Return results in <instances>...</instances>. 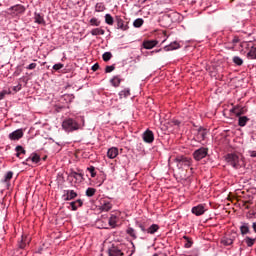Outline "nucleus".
I'll list each match as a JSON object with an SVG mask.
<instances>
[{
  "label": "nucleus",
  "instance_id": "a878e982",
  "mask_svg": "<svg viewBox=\"0 0 256 256\" xmlns=\"http://www.w3.org/2000/svg\"><path fill=\"white\" fill-rule=\"evenodd\" d=\"M108 225L111 229H115L117 227V214H111L110 218L108 219Z\"/></svg>",
  "mask_w": 256,
  "mask_h": 256
},
{
  "label": "nucleus",
  "instance_id": "c9c22d12",
  "mask_svg": "<svg viewBox=\"0 0 256 256\" xmlns=\"http://www.w3.org/2000/svg\"><path fill=\"white\" fill-rule=\"evenodd\" d=\"M62 99H64L65 103H73V100L75 99L74 94H64L62 95Z\"/></svg>",
  "mask_w": 256,
  "mask_h": 256
},
{
  "label": "nucleus",
  "instance_id": "f8f14e48",
  "mask_svg": "<svg viewBox=\"0 0 256 256\" xmlns=\"http://www.w3.org/2000/svg\"><path fill=\"white\" fill-rule=\"evenodd\" d=\"M142 139L144 143H153L155 141V134H153V131L150 129H147L143 134H142Z\"/></svg>",
  "mask_w": 256,
  "mask_h": 256
},
{
  "label": "nucleus",
  "instance_id": "c85d7f7f",
  "mask_svg": "<svg viewBox=\"0 0 256 256\" xmlns=\"http://www.w3.org/2000/svg\"><path fill=\"white\" fill-rule=\"evenodd\" d=\"M250 119L247 116H238V125L239 127H245L249 123Z\"/></svg>",
  "mask_w": 256,
  "mask_h": 256
},
{
  "label": "nucleus",
  "instance_id": "ea45409f",
  "mask_svg": "<svg viewBox=\"0 0 256 256\" xmlns=\"http://www.w3.org/2000/svg\"><path fill=\"white\" fill-rule=\"evenodd\" d=\"M230 113H233L236 117H241V115H243V112L239 110V106L232 107Z\"/></svg>",
  "mask_w": 256,
  "mask_h": 256
},
{
  "label": "nucleus",
  "instance_id": "dca6fc26",
  "mask_svg": "<svg viewBox=\"0 0 256 256\" xmlns=\"http://www.w3.org/2000/svg\"><path fill=\"white\" fill-rule=\"evenodd\" d=\"M69 177H72V179H75V183H83V181H85L84 174L81 172L79 173V172L72 171L69 174Z\"/></svg>",
  "mask_w": 256,
  "mask_h": 256
},
{
  "label": "nucleus",
  "instance_id": "864d4df0",
  "mask_svg": "<svg viewBox=\"0 0 256 256\" xmlns=\"http://www.w3.org/2000/svg\"><path fill=\"white\" fill-rule=\"evenodd\" d=\"M115 71V64H112L110 66H106L105 73H113Z\"/></svg>",
  "mask_w": 256,
  "mask_h": 256
},
{
  "label": "nucleus",
  "instance_id": "7ed1b4c3",
  "mask_svg": "<svg viewBox=\"0 0 256 256\" xmlns=\"http://www.w3.org/2000/svg\"><path fill=\"white\" fill-rule=\"evenodd\" d=\"M62 129H64L66 133H73L74 131H79V129H81V124L73 118H66L62 122Z\"/></svg>",
  "mask_w": 256,
  "mask_h": 256
},
{
  "label": "nucleus",
  "instance_id": "bb28decb",
  "mask_svg": "<svg viewBox=\"0 0 256 256\" xmlns=\"http://www.w3.org/2000/svg\"><path fill=\"white\" fill-rule=\"evenodd\" d=\"M121 81H123V79H121V76L116 75L112 77V79L110 80V83L112 87H119V85H121Z\"/></svg>",
  "mask_w": 256,
  "mask_h": 256
},
{
  "label": "nucleus",
  "instance_id": "c03bdc74",
  "mask_svg": "<svg viewBox=\"0 0 256 256\" xmlns=\"http://www.w3.org/2000/svg\"><path fill=\"white\" fill-rule=\"evenodd\" d=\"M104 19L107 25H113L115 23V19L113 18V16H111V14H106L104 16Z\"/></svg>",
  "mask_w": 256,
  "mask_h": 256
},
{
  "label": "nucleus",
  "instance_id": "603ef678",
  "mask_svg": "<svg viewBox=\"0 0 256 256\" xmlns=\"http://www.w3.org/2000/svg\"><path fill=\"white\" fill-rule=\"evenodd\" d=\"M63 67H65V64L63 63H57V64H54L52 69L54 71H61V69H63Z\"/></svg>",
  "mask_w": 256,
  "mask_h": 256
},
{
  "label": "nucleus",
  "instance_id": "f257e3e1",
  "mask_svg": "<svg viewBox=\"0 0 256 256\" xmlns=\"http://www.w3.org/2000/svg\"><path fill=\"white\" fill-rule=\"evenodd\" d=\"M181 21H183V15L176 11L166 13L161 20L164 27H171L173 23H181Z\"/></svg>",
  "mask_w": 256,
  "mask_h": 256
},
{
  "label": "nucleus",
  "instance_id": "49530a36",
  "mask_svg": "<svg viewBox=\"0 0 256 256\" xmlns=\"http://www.w3.org/2000/svg\"><path fill=\"white\" fill-rule=\"evenodd\" d=\"M135 251H136L135 243H134L133 241H130V244H129V246H128V253H129L128 256H133V255H135Z\"/></svg>",
  "mask_w": 256,
  "mask_h": 256
},
{
  "label": "nucleus",
  "instance_id": "e2e57ef3",
  "mask_svg": "<svg viewBox=\"0 0 256 256\" xmlns=\"http://www.w3.org/2000/svg\"><path fill=\"white\" fill-rule=\"evenodd\" d=\"M249 155L250 157L256 158V151L255 150L249 151Z\"/></svg>",
  "mask_w": 256,
  "mask_h": 256
},
{
  "label": "nucleus",
  "instance_id": "9b49d317",
  "mask_svg": "<svg viewBox=\"0 0 256 256\" xmlns=\"http://www.w3.org/2000/svg\"><path fill=\"white\" fill-rule=\"evenodd\" d=\"M115 23H116V29H119L120 31H128L129 30V24L121 16H115Z\"/></svg>",
  "mask_w": 256,
  "mask_h": 256
},
{
  "label": "nucleus",
  "instance_id": "6e6d98bb",
  "mask_svg": "<svg viewBox=\"0 0 256 256\" xmlns=\"http://www.w3.org/2000/svg\"><path fill=\"white\" fill-rule=\"evenodd\" d=\"M21 73H23V70L21 68H17L14 73L13 76L14 77H19L21 75Z\"/></svg>",
  "mask_w": 256,
  "mask_h": 256
},
{
  "label": "nucleus",
  "instance_id": "13d9d810",
  "mask_svg": "<svg viewBox=\"0 0 256 256\" xmlns=\"http://www.w3.org/2000/svg\"><path fill=\"white\" fill-rule=\"evenodd\" d=\"M240 41H241V39H239V36H234L232 39L233 45H237V43H239Z\"/></svg>",
  "mask_w": 256,
  "mask_h": 256
},
{
  "label": "nucleus",
  "instance_id": "20e7f679",
  "mask_svg": "<svg viewBox=\"0 0 256 256\" xmlns=\"http://www.w3.org/2000/svg\"><path fill=\"white\" fill-rule=\"evenodd\" d=\"M174 163H176L177 169H185L192 165L193 160L187 156L179 155L174 159Z\"/></svg>",
  "mask_w": 256,
  "mask_h": 256
},
{
  "label": "nucleus",
  "instance_id": "774afa93",
  "mask_svg": "<svg viewBox=\"0 0 256 256\" xmlns=\"http://www.w3.org/2000/svg\"><path fill=\"white\" fill-rule=\"evenodd\" d=\"M23 165H27V162H23Z\"/></svg>",
  "mask_w": 256,
  "mask_h": 256
},
{
  "label": "nucleus",
  "instance_id": "72a5a7b5",
  "mask_svg": "<svg viewBox=\"0 0 256 256\" xmlns=\"http://www.w3.org/2000/svg\"><path fill=\"white\" fill-rule=\"evenodd\" d=\"M107 7H105V4L103 2H98L95 5V13H103Z\"/></svg>",
  "mask_w": 256,
  "mask_h": 256
},
{
  "label": "nucleus",
  "instance_id": "39448f33",
  "mask_svg": "<svg viewBox=\"0 0 256 256\" xmlns=\"http://www.w3.org/2000/svg\"><path fill=\"white\" fill-rule=\"evenodd\" d=\"M209 155L208 147H200L192 153V157L195 161H203Z\"/></svg>",
  "mask_w": 256,
  "mask_h": 256
},
{
  "label": "nucleus",
  "instance_id": "e433bc0d",
  "mask_svg": "<svg viewBox=\"0 0 256 256\" xmlns=\"http://www.w3.org/2000/svg\"><path fill=\"white\" fill-rule=\"evenodd\" d=\"M86 171H88L90 173V176L92 179H95V177H97V169L95 168V166L87 167Z\"/></svg>",
  "mask_w": 256,
  "mask_h": 256
},
{
  "label": "nucleus",
  "instance_id": "393cba45",
  "mask_svg": "<svg viewBox=\"0 0 256 256\" xmlns=\"http://www.w3.org/2000/svg\"><path fill=\"white\" fill-rule=\"evenodd\" d=\"M34 23H37L38 25H45V18H43L41 13H34Z\"/></svg>",
  "mask_w": 256,
  "mask_h": 256
},
{
  "label": "nucleus",
  "instance_id": "7c9ffc66",
  "mask_svg": "<svg viewBox=\"0 0 256 256\" xmlns=\"http://www.w3.org/2000/svg\"><path fill=\"white\" fill-rule=\"evenodd\" d=\"M243 243H245V245H247V247H253V245H255V243H256V238H251L249 236H246L243 239Z\"/></svg>",
  "mask_w": 256,
  "mask_h": 256
},
{
  "label": "nucleus",
  "instance_id": "aec40b11",
  "mask_svg": "<svg viewBox=\"0 0 256 256\" xmlns=\"http://www.w3.org/2000/svg\"><path fill=\"white\" fill-rule=\"evenodd\" d=\"M119 155V149L117 147L109 148L107 151L108 159H115Z\"/></svg>",
  "mask_w": 256,
  "mask_h": 256
},
{
  "label": "nucleus",
  "instance_id": "338daca9",
  "mask_svg": "<svg viewBox=\"0 0 256 256\" xmlns=\"http://www.w3.org/2000/svg\"><path fill=\"white\" fill-rule=\"evenodd\" d=\"M147 1H149V0H142V1H141V4H142V5H145V3H147Z\"/></svg>",
  "mask_w": 256,
  "mask_h": 256
},
{
  "label": "nucleus",
  "instance_id": "412c9836",
  "mask_svg": "<svg viewBox=\"0 0 256 256\" xmlns=\"http://www.w3.org/2000/svg\"><path fill=\"white\" fill-rule=\"evenodd\" d=\"M240 232H241V235L243 236L249 235V233H251V229L249 228V223L241 222Z\"/></svg>",
  "mask_w": 256,
  "mask_h": 256
},
{
  "label": "nucleus",
  "instance_id": "b1692460",
  "mask_svg": "<svg viewBox=\"0 0 256 256\" xmlns=\"http://www.w3.org/2000/svg\"><path fill=\"white\" fill-rule=\"evenodd\" d=\"M118 95L119 99H127V97H131V88H124Z\"/></svg>",
  "mask_w": 256,
  "mask_h": 256
},
{
  "label": "nucleus",
  "instance_id": "8fccbe9b",
  "mask_svg": "<svg viewBox=\"0 0 256 256\" xmlns=\"http://www.w3.org/2000/svg\"><path fill=\"white\" fill-rule=\"evenodd\" d=\"M112 57H113V54H111V52H105L102 55L103 61H105V63H107V61H111Z\"/></svg>",
  "mask_w": 256,
  "mask_h": 256
},
{
  "label": "nucleus",
  "instance_id": "1a4fd4ad",
  "mask_svg": "<svg viewBox=\"0 0 256 256\" xmlns=\"http://www.w3.org/2000/svg\"><path fill=\"white\" fill-rule=\"evenodd\" d=\"M106 256H123V246H115L113 244L108 250L106 251Z\"/></svg>",
  "mask_w": 256,
  "mask_h": 256
},
{
  "label": "nucleus",
  "instance_id": "473e14b6",
  "mask_svg": "<svg viewBox=\"0 0 256 256\" xmlns=\"http://www.w3.org/2000/svg\"><path fill=\"white\" fill-rule=\"evenodd\" d=\"M91 35H93V37H97L98 35H105V30H103V28H93L90 31Z\"/></svg>",
  "mask_w": 256,
  "mask_h": 256
},
{
  "label": "nucleus",
  "instance_id": "79ce46f5",
  "mask_svg": "<svg viewBox=\"0 0 256 256\" xmlns=\"http://www.w3.org/2000/svg\"><path fill=\"white\" fill-rule=\"evenodd\" d=\"M96 193H97V189H95L93 187H88L86 189L85 195H86V197H93Z\"/></svg>",
  "mask_w": 256,
  "mask_h": 256
},
{
  "label": "nucleus",
  "instance_id": "f03ea898",
  "mask_svg": "<svg viewBox=\"0 0 256 256\" xmlns=\"http://www.w3.org/2000/svg\"><path fill=\"white\" fill-rule=\"evenodd\" d=\"M225 161L228 165L233 167V169H241L245 163L243 162V158L235 153H229L225 156Z\"/></svg>",
  "mask_w": 256,
  "mask_h": 256
},
{
  "label": "nucleus",
  "instance_id": "423d86ee",
  "mask_svg": "<svg viewBox=\"0 0 256 256\" xmlns=\"http://www.w3.org/2000/svg\"><path fill=\"white\" fill-rule=\"evenodd\" d=\"M238 234L237 232H232L230 234H226L224 237L221 238V245H224V247H229L233 243H235V240L237 239Z\"/></svg>",
  "mask_w": 256,
  "mask_h": 256
},
{
  "label": "nucleus",
  "instance_id": "de8ad7c7",
  "mask_svg": "<svg viewBox=\"0 0 256 256\" xmlns=\"http://www.w3.org/2000/svg\"><path fill=\"white\" fill-rule=\"evenodd\" d=\"M233 63H235L238 67H241V65H243V58L239 57V56H234L232 58Z\"/></svg>",
  "mask_w": 256,
  "mask_h": 256
},
{
  "label": "nucleus",
  "instance_id": "bf43d9fd",
  "mask_svg": "<svg viewBox=\"0 0 256 256\" xmlns=\"http://www.w3.org/2000/svg\"><path fill=\"white\" fill-rule=\"evenodd\" d=\"M161 51H163V48L150 51V52L148 53V55H155V53H161Z\"/></svg>",
  "mask_w": 256,
  "mask_h": 256
},
{
  "label": "nucleus",
  "instance_id": "a211bd4d",
  "mask_svg": "<svg viewBox=\"0 0 256 256\" xmlns=\"http://www.w3.org/2000/svg\"><path fill=\"white\" fill-rule=\"evenodd\" d=\"M157 45H159V41L157 40H144L142 43L144 49H153V47H157Z\"/></svg>",
  "mask_w": 256,
  "mask_h": 256
},
{
  "label": "nucleus",
  "instance_id": "0e129e2a",
  "mask_svg": "<svg viewBox=\"0 0 256 256\" xmlns=\"http://www.w3.org/2000/svg\"><path fill=\"white\" fill-rule=\"evenodd\" d=\"M252 229H253L254 233H256V222H253Z\"/></svg>",
  "mask_w": 256,
  "mask_h": 256
},
{
  "label": "nucleus",
  "instance_id": "2f4dec72",
  "mask_svg": "<svg viewBox=\"0 0 256 256\" xmlns=\"http://www.w3.org/2000/svg\"><path fill=\"white\" fill-rule=\"evenodd\" d=\"M183 239L185 240L184 248L191 249L193 247V239L189 236H183Z\"/></svg>",
  "mask_w": 256,
  "mask_h": 256
},
{
  "label": "nucleus",
  "instance_id": "4d7b16f0",
  "mask_svg": "<svg viewBox=\"0 0 256 256\" xmlns=\"http://www.w3.org/2000/svg\"><path fill=\"white\" fill-rule=\"evenodd\" d=\"M21 89H23V85H21V83L13 87V91H15V93L21 91Z\"/></svg>",
  "mask_w": 256,
  "mask_h": 256
},
{
  "label": "nucleus",
  "instance_id": "09e8293b",
  "mask_svg": "<svg viewBox=\"0 0 256 256\" xmlns=\"http://www.w3.org/2000/svg\"><path fill=\"white\" fill-rule=\"evenodd\" d=\"M11 179H13V171H8L4 175V183H9V181H11Z\"/></svg>",
  "mask_w": 256,
  "mask_h": 256
},
{
  "label": "nucleus",
  "instance_id": "680f3d73",
  "mask_svg": "<svg viewBox=\"0 0 256 256\" xmlns=\"http://www.w3.org/2000/svg\"><path fill=\"white\" fill-rule=\"evenodd\" d=\"M5 95H7V91H2L0 92V101H2V99H5Z\"/></svg>",
  "mask_w": 256,
  "mask_h": 256
},
{
  "label": "nucleus",
  "instance_id": "37998d69",
  "mask_svg": "<svg viewBox=\"0 0 256 256\" xmlns=\"http://www.w3.org/2000/svg\"><path fill=\"white\" fill-rule=\"evenodd\" d=\"M29 241L22 236L21 240L18 242V249H25Z\"/></svg>",
  "mask_w": 256,
  "mask_h": 256
},
{
  "label": "nucleus",
  "instance_id": "69168bd1",
  "mask_svg": "<svg viewBox=\"0 0 256 256\" xmlns=\"http://www.w3.org/2000/svg\"><path fill=\"white\" fill-rule=\"evenodd\" d=\"M82 126L85 127V118L82 117Z\"/></svg>",
  "mask_w": 256,
  "mask_h": 256
},
{
  "label": "nucleus",
  "instance_id": "052dcab7",
  "mask_svg": "<svg viewBox=\"0 0 256 256\" xmlns=\"http://www.w3.org/2000/svg\"><path fill=\"white\" fill-rule=\"evenodd\" d=\"M91 69L92 71H99V63H95Z\"/></svg>",
  "mask_w": 256,
  "mask_h": 256
},
{
  "label": "nucleus",
  "instance_id": "4be33fe9",
  "mask_svg": "<svg viewBox=\"0 0 256 256\" xmlns=\"http://www.w3.org/2000/svg\"><path fill=\"white\" fill-rule=\"evenodd\" d=\"M159 229H161L159 224H152L150 226L148 225V230L146 232V235H155V233H157Z\"/></svg>",
  "mask_w": 256,
  "mask_h": 256
},
{
  "label": "nucleus",
  "instance_id": "6ab92c4d",
  "mask_svg": "<svg viewBox=\"0 0 256 256\" xmlns=\"http://www.w3.org/2000/svg\"><path fill=\"white\" fill-rule=\"evenodd\" d=\"M164 51H176V49H181V44L179 42L174 41L171 42L169 45L163 47Z\"/></svg>",
  "mask_w": 256,
  "mask_h": 256
},
{
  "label": "nucleus",
  "instance_id": "6e6552de",
  "mask_svg": "<svg viewBox=\"0 0 256 256\" xmlns=\"http://www.w3.org/2000/svg\"><path fill=\"white\" fill-rule=\"evenodd\" d=\"M207 128H204L203 126H200L197 129V132L194 136L195 141H197L198 143H203V141H205V139H207Z\"/></svg>",
  "mask_w": 256,
  "mask_h": 256
},
{
  "label": "nucleus",
  "instance_id": "3c124183",
  "mask_svg": "<svg viewBox=\"0 0 256 256\" xmlns=\"http://www.w3.org/2000/svg\"><path fill=\"white\" fill-rule=\"evenodd\" d=\"M96 225H98V229H109L107 223L103 222V220H97Z\"/></svg>",
  "mask_w": 256,
  "mask_h": 256
},
{
  "label": "nucleus",
  "instance_id": "c756f323",
  "mask_svg": "<svg viewBox=\"0 0 256 256\" xmlns=\"http://www.w3.org/2000/svg\"><path fill=\"white\" fill-rule=\"evenodd\" d=\"M15 151H16V157H18V159H22L21 155H25V153H27L25 148H23V146L21 145L16 146Z\"/></svg>",
  "mask_w": 256,
  "mask_h": 256
},
{
  "label": "nucleus",
  "instance_id": "f704fd0d",
  "mask_svg": "<svg viewBox=\"0 0 256 256\" xmlns=\"http://www.w3.org/2000/svg\"><path fill=\"white\" fill-rule=\"evenodd\" d=\"M126 234L134 240L137 239V231H135L133 227H128L126 229Z\"/></svg>",
  "mask_w": 256,
  "mask_h": 256
},
{
  "label": "nucleus",
  "instance_id": "9d476101",
  "mask_svg": "<svg viewBox=\"0 0 256 256\" xmlns=\"http://www.w3.org/2000/svg\"><path fill=\"white\" fill-rule=\"evenodd\" d=\"M207 211V204H198L197 206L192 207L191 212L196 217H201V215H205Z\"/></svg>",
  "mask_w": 256,
  "mask_h": 256
},
{
  "label": "nucleus",
  "instance_id": "58836bf2",
  "mask_svg": "<svg viewBox=\"0 0 256 256\" xmlns=\"http://www.w3.org/2000/svg\"><path fill=\"white\" fill-rule=\"evenodd\" d=\"M168 125L170 127H177V129H179V127H181V121L173 118L170 121H168Z\"/></svg>",
  "mask_w": 256,
  "mask_h": 256
},
{
  "label": "nucleus",
  "instance_id": "5701e85b",
  "mask_svg": "<svg viewBox=\"0 0 256 256\" xmlns=\"http://www.w3.org/2000/svg\"><path fill=\"white\" fill-rule=\"evenodd\" d=\"M71 211H77L79 207H83V200L77 199L76 201L70 202Z\"/></svg>",
  "mask_w": 256,
  "mask_h": 256
},
{
  "label": "nucleus",
  "instance_id": "cd10ccee",
  "mask_svg": "<svg viewBox=\"0 0 256 256\" xmlns=\"http://www.w3.org/2000/svg\"><path fill=\"white\" fill-rule=\"evenodd\" d=\"M27 161H32V163H40L41 162V156H39V154L37 153H32L27 159H26V162Z\"/></svg>",
  "mask_w": 256,
  "mask_h": 256
},
{
  "label": "nucleus",
  "instance_id": "2eb2a0df",
  "mask_svg": "<svg viewBox=\"0 0 256 256\" xmlns=\"http://www.w3.org/2000/svg\"><path fill=\"white\" fill-rule=\"evenodd\" d=\"M23 137V129H17L9 134L8 138L10 141H19Z\"/></svg>",
  "mask_w": 256,
  "mask_h": 256
},
{
  "label": "nucleus",
  "instance_id": "ddd939ff",
  "mask_svg": "<svg viewBox=\"0 0 256 256\" xmlns=\"http://www.w3.org/2000/svg\"><path fill=\"white\" fill-rule=\"evenodd\" d=\"M135 226L138 227V229H140V231H142L144 235H147V231L149 229V222L145 220H136Z\"/></svg>",
  "mask_w": 256,
  "mask_h": 256
},
{
  "label": "nucleus",
  "instance_id": "a18cd8bd",
  "mask_svg": "<svg viewBox=\"0 0 256 256\" xmlns=\"http://www.w3.org/2000/svg\"><path fill=\"white\" fill-rule=\"evenodd\" d=\"M247 59H256V47H252L247 53Z\"/></svg>",
  "mask_w": 256,
  "mask_h": 256
},
{
  "label": "nucleus",
  "instance_id": "0eeeda50",
  "mask_svg": "<svg viewBox=\"0 0 256 256\" xmlns=\"http://www.w3.org/2000/svg\"><path fill=\"white\" fill-rule=\"evenodd\" d=\"M8 11V15H11L12 17H17V15H23V13H25L26 11V8L21 4H16L8 8Z\"/></svg>",
  "mask_w": 256,
  "mask_h": 256
},
{
  "label": "nucleus",
  "instance_id": "5fc2aeb1",
  "mask_svg": "<svg viewBox=\"0 0 256 256\" xmlns=\"http://www.w3.org/2000/svg\"><path fill=\"white\" fill-rule=\"evenodd\" d=\"M37 68V63H31L28 66L25 67L28 71H33V69Z\"/></svg>",
  "mask_w": 256,
  "mask_h": 256
},
{
  "label": "nucleus",
  "instance_id": "f3484780",
  "mask_svg": "<svg viewBox=\"0 0 256 256\" xmlns=\"http://www.w3.org/2000/svg\"><path fill=\"white\" fill-rule=\"evenodd\" d=\"M100 209L101 211H111L113 209V204H111V201L100 199Z\"/></svg>",
  "mask_w": 256,
  "mask_h": 256
},
{
  "label": "nucleus",
  "instance_id": "4c0bfd02",
  "mask_svg": "<svg viewBox=\"0 0 256 256\" xmlns=\"http://www.w3.org/2000/svg\"><path fill=\"white\" fill-rule=\"evenodd\" d=\"M89 23H90L91 27H100L101 26V20H99V18L93 17L90 19Z\"/></svg>",
  "mask_w": 256,
  "mask_h": 256
},
{
  "label": "nucleus",
  "instance_id": "4468645a",
  "mask_svg": "<svg viewBox=\"0 0 256 256\" xmlns=\"http://www.w3.org/2000/svg\"><path fill=\"white\" fill-rule=\"evenodd\" d=\"M77 192L75 190H64L62 199L63 201H73V199H76Z\"/></svg>",
  "mask_w": 256,
  "mask_h": 256
},
{
  "label": "nucleus",
  "instance_id": "a19ab883",
  "mask_svg": "<svg viewBox=\"0 0 256 256\" xmlns=\"http://www.w3.org/2000/svg\"><path fill=\"white\" fill-rule=\"evenodd\" d=\"M145 23V20H143V18H137L136 20H134L133 22V26L136 29H139V27H143V24Z\"/></svg>",
  "mask_w": 256,
  "mask_h": 256
}]
</instances>
